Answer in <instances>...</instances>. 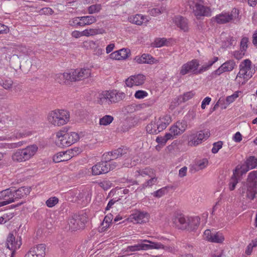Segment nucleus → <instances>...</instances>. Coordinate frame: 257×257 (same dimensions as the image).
<instances>
[{
	"mask_svg": "<svg viewBox=\"0 0 257 257\" xmlns=\"http://www.w3.org/2000/svg\"><path fill=\"white\" fill-rule=\"evenodd\" d=\"M171 121L172 118L169 115L155 117L147 125L146 131L150 134H157L165 130Z\"/></svg>",
	"mask_w": 257,
	"mask_h": 257,
	"instance_id": "obj_1",
	"label": "nucleus"
},
{
	"mask_svg": "<svg viewBox=\"0 0 257 257\" xmlns=\"http://www.w3.org/2000/svg\"><path fill=\"white\" fill-rule=\"evenodd\" d=\"M69 112L67 110L56 109L48 113L47 119L51 124L54 126H61L69 121Z\"/></svg>",
	"mask_w": 257,
	"mask_h": 257,
	"instance_id": "obj_2",
	"label": "nucleus"
},
{
	"mask_svg": "<svg viewBox=\"0 0 257 257\" xmlns=\"http://www.w3.org/2000/svg\"><path fill=\"white\" fill-rule=\"evenodd\" d=\"M188 5L196 17L211 15L210 9L204 6L203 0H188Z\"/></svg>",
	"mask_w": 257,
	"mask_h": 257,
	"instance_id": "obj_3",
	"label": "nucleus"
},
{
	"mask_svg": "<svg viewBox=\"0 0 257 257\" xmlns=\"http://www.w3.org/2000/svg\"><path fill=\"white\" fill-rule=\"evenodd\" d=\"M56 136L58 139L57 143L61 147L69 146L79 140V136L75 132H65L61 131L57 132Z\"/></svg>",
	"mask_w": 257,
	"mask_h": 257,
	"instance_id": "obj_4",
	"label": "nucleus"
},
{
	"mask_svg": "<svg viewBox=\"0 0 257 257\" xmlns=\"http://www.w3.org/2000/svg\"><path fill=\"white\" fill-rule=\"evenodd\" d=\"M246 197L253 200L257 194V171L250 172L246 181Z\"/></svg>",
	"mask_w": 257,
	"mask_h": 257,
	"instance_id": "obj_5",
	"label": "nucleus"
},
{
	"mask_svg": "<svg viewBox=\"0 0 257 257\" xmlns=\"http://www.w3.org/2000/svg\"><path fill=\"white\" fill-rule=\"evenodd\" d=\"M236 66L235 62L232 60H229L223 63L217 69L213 71L208 77L211 80L226 72L231 71Z\"/></svg>",
	"mask_w": 257,
	"mask_h": 257,
	"instance_id": "obj_6",
	"label": "nucleus"
},
{
	"mask_svg": "<svg viewBox=\"0 0 257 257\" xmlns=\"http://www.w3.org/2000/svg\"><path fill=\"white\" fill-rule=\"evenodd\" d=\"M86 222L87 218L85 215L75 214L69 219L68 224L72 230H76L83 228Z\"/></svg>",
	"mask_w": 257,
	"mask_h": 257,
	"instance_id": "obj_7",
	"label": "nucleus"
},
{
	"mask_svg": "<svg viewBox=\"0 0 257 257\" xmlns=\"http://www.w3.org/2000/svg\"><path fill=\"white\" fill-rule=\"evenodd\" d=\"M239 14V11L236 8H233L230 12H222L216 15L214 19L217 23L223 24L230 22L235 19Z\"/></svg>",
	"mask_w": 257,
	"mask_h": 257,
	"instance_id": "obj_8",
	"label": "nucleus"
},
{
	"mask_svg": "<svg viewBox=\"0 0 257 257\" xmlns=\"http://www.w3.org/2000/svg\"><path fill=\"white\" fill-rule=\"evenodd\" d=\"M210 134L208 132H197L192 133L189 137V144L191 146H196L201 144L203 141L207 140L209 137Z\"/></svg>",
	"mask_w": 257,
	"mask_h": 257,
	"instance_id": "obj_9",
	"label": "nucleus"
},
{
	"mask_svg": "<svg viewBox=\"0 0 257 257\" xmlns=\"http://www.w3.org/2000/svg\"><path fill=\"white\" fill-rule=\"evenodd\" d=\"M199 66V61L197 59H193L184 64L180 69V74L185 75L189 73L198 74L197 69Z\"/></svg>",
	"mask_w": 257,
	"mask_h": 257,
	"instance_id": "obj_10",
	"label": "nucleus"
},
{
	"mask_svg": "<svg viewBox=\"0 0 257 257\" xmlns=\"http://www.w3.org/2000/svg\"><path fill=\"white\" fill-rule=\"evenodd\" d=\"M15 189L9 188L0 192V199L4 200L0 202V207L11 203L15 202Z\"/></svg>",
	"mask_w": 257,
	"mask_h": 257,
	"instance_id": "obj_11",
	"label": "nucleus"
},
{
	"mask_svg": "<svg viewBox=\"0 0 257 257\" xmlns=\"http://www.w3.org/2000/svg\"><path fill=\"white\" fill-rule=\"evenodd\" d=\"M149 219V214L146 212L139 210L135 211L130 215L128 219L134 223H144L148 222Z\"/></svg>",
	"mask_w": 257,
	"mask_h": 257,
	"instance_id": "obj_12",
	"label": "nucleus"
},
{
	"mask_svg": "<svg viewBox=\"0 0 257 257\" xmlns=\"http://www.w3.org/2000/svg\"><path fill=\"white\" fill-rule=\"evenodd\" d=\"M72 81L75 82L88 78L90 76L91 70L88 68L76 69L71 71Z\"/></svg>",
	"mask_w": 257,
	"mask_h": 257,
	"instance_id": "obj_13",
	"label": "nucleus"
},
{
	"mask_svg": "<svg viewBox=\"0 0 257 257\" xmlns=\"http://www.w3.org/2000/svg\"><path fill=\"white\" fill-rule=\"evenodd\" d=\"M45 245L40 244L31 247L24 257H44L45 255Z\"/></svg>",
	"mask_w": 257,
	"mask_h": 257,
	"instance_id": "obj_14",
	"label": "nucleus"
},
{
	"mask_svg": "<svg viewBox=\"0 0 257 257\" xmlns=\"http://www.w3.org/2000/svg\"><path fill=\"white\" fill-rule=\"evenodd\" d=\"M145 76L142 74L133 75L126 79L125 84L128 87H132L134 85L139 86L144 83Z\"/></svg>",
	"mask_w": 257,
	"mask_h": 257,
	"instance_id": "obj_15",
	"label": "nucleus"
},
{
	"mask_svg": "<svg viewBox=\"0 0 257 257\" xmlns=\"http://www.w3.org/2000/svg\"><path fill=\"white\" fill-rule=\"evenodd\" d=\"M187 126V123L185 120H179L171 127L170 132L173 133L174 136H178L184 133Z\"/></svg>",
	"mask_w": 257,
	"mask_h": 257,
	"instance_id": "obj_16",
	"label": "nucleus"
},
{
	"mask_svg": "<svg viewBox=\"0 0 257 257\" xmlns=\"http://www.w3.org/2000/svg\"><path fill=\"white\" fill-rule=\"evenodd\" d=\"M108 165L107 161L97 163L92 167V175H99L108 172L109 169L108 168Z\"/></svg>",
	"mask_w": 257,
	"mask_h": 257,
	"instance_id": "obj_17",
	"label": "nucleus"
},
{
	"mask_svg": "<svg viewBox=\"0 0 257 257\" xmlns=\"http://www.w3.org/2000/svg\"><path fill=\"white\" fill-rule=\"evenodd\" d=\"M22 244L20 239H16L15 237L12 233H9L7 239V247L13 252L20 248Z\"/></svg>",
	"mask_w": 257,
	"mask_h": 257,
	"instance_id": "obj_18",
	"label": "nucleus"
},
{
	"mask_svg": "<svg viewBox=\"0 0 257 257\" xmlns=\"http://www.w3.org/2000/svg\"><path fill=\"white\" fill-rule=\"evenodd\" d=\"M129 54H130V50L123 48L111 53L109 57L111 59L120 60L126 59Z\"/></svg>",
	"mask_w": 257,
	"mask_h": 257,
	"instance_id": "obj_19",
	"label": "nucleus"
},
{
	"mask_svg": "<svg viewBox=\"0 0 257 257\" xmlns=\"http://www.w3.org/2000/svg\"><path fill=\"white\" fill-rule=\"evenodd\" d=\"M55 80L60 84L70 85L73 82L71 72L59 73L55 76Z\"/></svg>",
	"mask_w": 257,
	"mask_h": 257,
	"instance_id": "obj_20",
	"label": "nucleus"
},
{
	"mask_svg": "<svg viewBox=\"0 0 257 257\" xmlns=\"http://www.w3.org/2000/svg\"><path fill=\"white\" fill-rule=\"evenodd\" d=\"M155 102L156 100L155 99H151L143 103L138 104H132L127 106V108L131 111L139 110L142 109L152 106L155 103Z\"/></svg>",
	"mask_w": 257,
	"mask_h": 257,
	"instance_id": "obj_21",
	"label": "nucleus"
},
{
	"mask_svg": "<svg viewBox=\"0 0 257 257\" xmlns=\"http://www.w3.org/2000/svg\"><path fill=\"white\" fill-rule=\"evenodd\" d=\"M128 21L133 24L141 26L146 24L149 21V20L147 16L141 14H136L130 16L128 18Z\"/></svg>",
	"mask_w": 257,
	"mask_h": 257,
	"instance_id": "obj_22",
	"label": "nucleus"
},
{
	"mask_svg": "<svg viewBox=\"0 0 257 257\" xmlns=\"http://www.w3.org/2000/svg\"><path fill=\"white\" fill-rule=\"evenodd\" d=\"M188 216L185 217L184 215H179L173 218L172 221L176 225L179 226L178 223H179L180 228L182 229H187L188 228V224L187 223Z\"/></svg>",
	"mask_w": 257,
	"mask_h": 257,
	"instance_id": "obj_23",
	"label": "nucleus"
},
{
	"mask_svg": "<svg viewBox=\"0 0 257 257\" xmlns=\"http://www.w3.org/2000/svg\"><path fill=\"white\" fill-rule=\"evenodd\" d=\"M109 100L111 103H116L123 100L125 94L122 92L117 91L116 90L109 91Z\"/></svg>",
	"mask_w": 257,
	"mask_h": 257,
	"instance_id": "obj_24",
	"label": "nucleus"
},
{
	"mask_svg": "<svg viewBox=\"0 0 257 257\" xmlns=\"http://www.w3.org/2000/svg\"><path fill=\"white\" fill-rule=\"evenodd\" d=\"M175 23L181 30L186 32L188 30V20L182 16H177L174 20Z\"/></svg>",
	"mask_w": 257,
	"mask_h": 257,
	"instance_id": "obj_25",
	"label": "nucleus"
},
{
	"mask_svg": "<svg viewBox=\"0 0 257 257\" xmlns=\"http://www.w3.org/2000/svg\"><path fill=\"white\" fill-rule=\"evenodd\" d=\"M30 188L22 187L17 190H15V199L16 201L26 197L30 193Z\"/></svg>",
	"mask_w": 257,
	"mask_h": 257,
	"instance_id": "obj_26",
	"label": "nucleus"
},
{
	"mask_svg": "<svg viewBox=\"0 0 257 257\" xmlns=\"http://www.w3.org/2000/svg\"><path fill=\"white\" fill-rule=\"evenodd\" d=\"M12 159L14 161L17 162H22L28 160L24 149L17 150L13 154Z\"/></svg>",
	"mask_w": 257,
	"mask_h": 257,
	"instance_id": "obj_27",
	"label": "nucleus"
},
{
	"mask_svg": "<svg viewBox=\"0 0 257 257\" xmlns=\"http://www.w3.org/2000/svg\"><path fill=\"white\" fill-rule=\"evenodd\" d=\"M200 220L198 216L188 217V228H187V229L191 231L196 229L200 224Z\"/></svg>",
	"mask_w": 257,
	"mask_h": 257,
	"instance_id": "obj_28",
	"label": "nucleus"
},
{
	"mask_svg": "<svg viewBox=\"0 0 257 257\" xmlns=\"http://www.w3.org/2000/svg\"><path fill=\"white\" fill-rule=\"evenodd\" d=\"M71 158L70 154L67 153V150L65 152H60L56 154L53 157V161L55 163L66 161Z\"/></svg>",
	"mask_w": 257,
	"mask_h": 257,
	"instance_id": "obj_29",
	"label": "nucleus"
},
{
	"mask_svg": "<svg viewBox=\"0 0 257 257\" xmlns=\"http://www.w3.org/2000/svg\"><path fill=\"white\" fill-rule=\"evenodd\" d=\"M154 172V171L150 168L140 169L135 172V176L136 178H139L141 176L143 177H149L150 176H153V174Z\"/></svg>",
	"mask_w": 257,
	"mask_h": 257,
	"instance_id": "obj_30",
	"label": "nucleus"
},
{
	"mask_svg": "<svg viewBox=\"0 0 257 257\" xmlns=\"http://www.w3.org/2000/svg\"><path fill=\"white\" fill-rule=\"evenodd\" d=\"M84 36L90 37L98 34H103L105 33V30L102 28H91L85 29L84 31Z\"/></svg>",
	"mask_w": 257,
	"mask_h": 257,
	"instance_id": "obj_31",
	"label": "nucleus"
},
{
	"mask_svg": "<svg viewBox=\"0 0 257 257\" xmlns=\"http://www.w3.org/2000/svg\"><path fill=\"white\" fill-rule=\"evenodd\" d=\"M38 149V148L36 145H30L24 149L26 153V155H27L28 160H29L35 155V154L37 152Z\"/></svg>",
	"mask_w": 257,
	"mask_h": 257,
	"instance_id": "obj_32",
	"label": "nucleus"
},
{
	"mask_svg": "<svg viewBox=\"0 0 257 257\" xmlns=\"http://www.w3.org/2000/svg\"><path fill=\"white\" fill-rule=\"evenodd\" d=\"M142 242H148L150 244H145L147 246L146 248V250H148L150 249H161L164 248V246L163 244L160 242H153L152 241L147 240V239H143L141 240Z\"/></svg>",
	"mask_w": 257,
	"mask_h": 257,
	"instance_id": "obj_33",
	"label": "nucleus"
},
{
	"mask_svg": "<svg viewBox=\"0 0 257 257\" xmlns=\"http://www.w3.org/2000/svg\"><path fill=\"white\" fill-rule=\"evenodd\" d=\"M236 171H233V175L231 177L228 182L229 189L233 191L235 189L237 184L238 183L240 178L235 175Z\"/></svg>",
	"mask_w": 257,
	"mask_h": 257,
	"instance_id": "obj_34",
	"label": "nucleus"
},
{
	"mask_svg": "<svg viewBox=\"0 0 257 257\" xmlns=\"http://www.w3.org/2000/svg\"><path fill=\"white\" fill-rule=\"evenodd\" d=\"M80 20L82 23V26L90 25L97 21L96 18L93 16H87L80 17Z\"/></svg>",
	"mask_w": 257,
	"mask_h": 257,
	"instance_id": "obj_35",
	"label": "nucleus"
},
{
	"mask_svg": "<svg viewBox=\"0 0 257 257\" xmlns=\"http://www.w3.org/2000/svg\"><path fill=\"white\" fill-rule=\"evenodd\" d=\"M128 152V149L126 148H118L111 152H110V156H111L114 159H116L119 157H121L125 154H126Z\"/></svg>",
	"mask_w": 257,
	"mask_h": 257,
	"instance_id": "obj_36",
	"label": "nucleus"
},
{
	"mask_svg": "<svg viewBox=\"0 0 257 257\" xmlns=\"http://www.w3.org/2000/svg\"><path fill=\"white\" fill-rule=\"evenodd\" d=\"M252 72L247 71L243 68H240L239 71L237 75V78L239 79L241 77L244 78L246 80H248L252 77Z\"/></svg>",
	"mask_w": 257,
	"mask_h": 257,
	"instance_id": "obj_37",
	"label": "nucleus"
},
{
	"mask_svg": "<svg viewBox=\"0 0 257 257\" xmlns=\"http://www.w3.org/2000/svg\"><path fill=\"white\" fill-rule=\"evenodd\" d=\"M247 168L253 169L257 166V159L254 156H249L245 161Z\"/></svg>",
	"mask_w": 257,
	"mask_h": 257,
	"instance_id": "obj_38",
	"label": "nucleus"
},
{
	"mask_svg": "<svg viewBox=\"0 0 257 257\" xmlns=\"http://www.w3.org/2000/svg\"><path fill=\"white\" fill-rule=\"evenodd\" d=\"M149 178L150 179H148L142 185V189L147 187H152L157 183V178L156 177L155 172L153 174V176H150Z\"/></svg>",
	"mask_w": 257,
	"mask_h": 257,
	"instance_id": "obj_39",
	"label": "nucleus"
},
{
	"mask_svg": "<svg viewBox=\"0 0 257 257\" xmlns=\"http://www.w3.org/2000/svg\"><path fill=\"white\" fill-rule=\"evenodd\" d=\"M147 247L145 245V243H138L134 245H130L127 247V250L130 251H136L146 250V248Z\"/></svg>",
	"mask_w": 257,
	"mask_h": 257,
	"instance_id": "obj_40",
	"label": "nucleus"
},
{
	"mask_svg": "<svg viewBox=\"0 0 257 257\" xmlns=\"http://www.w3.org/2000/svg\"><path fill=\"white\" fill-rule=\"evenodd\" d=\"M224 240V237L222 234L219 232L213 233L212 238L210 242L221 243Z\"/></svg>",
	"mask_w": 257,
	"mask_h": 257,
	"instance_id": "obj_41",
	"label": "nucleus"
},
{
	"mask_svg": "<svg viewBox=\"0 0 257 257\" xmlns=\"http://www.w3.org/2000/svg\"><path fill=\"white\" fill-rule=\"evenodd\" d=\"M113 120V116L106 115L99 119V124L101 125H107L112 122Z\"/></svg>",
	"mask_w": 257,
	"mask_h": 257,
	"instance_id": "obj_42",
	"label": "nucleus"
},
{
	"mask_svg": "<svg viewBox=\"0 0 257 257\" xmlns=\"http://www.w3.org/2000/svg\"><path fill=\"white\" fill-rule=\"evenodd\" d=\"M166 11V8L164 7H161L159 8H153L149 10V14L152 16L155 17L163 13Z\"/></svg>",
	"mask_w": 257,
	"mask_h": 257,
	"instance_id": "obj_43",
	"label": "nucleus"
},
{
	"mask_svg": "<svg viewBox=\"0 0 257 257\" xmlns=\"http://www.w3.org/2000/svg\"><path fill=\"white\" fill-rule=\"evenodd\" d=\"M194 95V93L192 91L187 92L183 95H180L178 97V100L180 103L185 102L192 98Z\"/></svg>",
	"mask_w": 257,
	"mask_h": 257,
	"instance_id": "obj_44",
	"label": "nucleus"
},
{
	"mask_svg": "<svg viewBox=\"0 0 257 257\" xmlns=\"http://www.w3.org/2000/svg\"><path fill=\"white\" fill-rule=\"evenodd\" d=\"M250 169L247 168L246 166L244 168L241 166L238 165L233 171H236L235 175L240 179V177L245 174Z\"/></svg>",
	"mask_w": 257,
	"mask_h": 257,
	"instance_id": "obj_45",
	"label": "nucleus"
},
{
	"mask_svg": "<svg viewBox=\"0 0 257 257\" xmlns=\"http://www.w3.org/2000/svg\"><path fill=\"white\" fill-rule=\"evenodd\" d=\"M69 25L74 27H83L82 23L80 20V17H77L70 19L69 21Z\"/></svg>",
	"mask_w": 257,
	"mask_h": 257,
	"instance_id": "obj_46",
	"label": "nucleus"
},
{
	"mask_svg": "<svg viewBox=\"0 0 257 257\" xmlns=\"http://www.w3.org/2000/svg\"><path fill=\"white\" fill-rule=\"evenodd\" d=\"M169 43L166 38H157L154 42V45L156 47H161L163 46H168Z\"/></svg>",
	"mask_w": 257,
	"mask_h": 257,
	"instance_id": "obj_47",
	"label": "nucleus"
},
{
	"mask_svg": "<svg viewBox=\"0 0 257 257\" xmlns=\"http://www.w3.org/2000/svg\"><path fill=\"white\" fill-rule=\"evenodd\" d=\"M109 91H103L101 93L99 94L98 102L99 103H103L104 101L109 100Z\"/></svg>",
	"mask_w": 257,
	"mask_h": 257,
	"instance_id": "obj_48",
	"label": "nucleus"
},
{
	"mask_svg": "<svg viewBox=\"0 0 257 257\" xmlns=\"http://www.w3.org/2000/svg\"><path fill=\"white\" fill-rule=\"evenodd\" d=\"M251 62L249 59H245L243 60L240 64L239 68H243L246 71L252 72L251 70Z\"/></svg>",
	"mask_w": 257,
	"mask_h": 257,
	"instance_id": "obj_49",
	"label": "nucleus"
},
{
	"mask_svg": "<svg viewBox=\"0 0 257 257\" xmlns=\"http://www.w3.org/2000/svg\"><path fill=\"white\" fill-rule=\"evenodd\" d=\"M13 84V81L9 79L5 80H2L0 82V85L3 87L5 89H9L12 88Z\"/></svg>",
	"mask_w": 257,
	"mask_h": 257,
	"instance_id": "obj_50",
	"label": "nucleus"
},
{
	"mask_svg": "<svg viewBox=\"0 0 257 257\" xmlns=\"http://www.w3.org/2000/svg\"><path fill=\"white\" fill-rule=\"evenodd\" d=\"M148 95V93L143 90H139L136 91L134 96L136 98L141 99L146 97Z\"/></svg>",
	"mask_w": 257,
	"mask_h": 257,
	"instance_id": "obj_51",
	"label": "nucleus"
},
{
	"mask_svg": "<svg viewBox=\"0 0 257 257\" xmlns=\"http://www.w3.org/2000/svg\"><path fill=\"white\" fill-rule=\"evenodd\" d=\"M101 9V6L99 4L93 5L90 6L88 8V13L92 14L95 13H98Z\"/></svg>",
	"mask_w": 257,
	"mask_h": 257,
	"instance_id": "obj_52",
	"label": "nucleus"
},
{
	"mask_svg": "<svg viewBox=\"0 0 257 257\" xmlns=\"http://www.w3.org/2000/svg\"><path fill=\"white\" fill-rule=\"evenodd\" d=\"M58 202V199L56 197H51L48 199L46 204L49 207H52L54 206Z\"/></svg>",
	"mask_w": 257,
	"mask_h": 257,
	"instance_id": "obj_53",
	"label": "nucleus"
},
{
	"mask_svg": "<svg viewBox=\"0 0 257 257\" xmlns=\"http://www.w3.org/2000/svg\"><path fill=\"white\" fill-rule=\"evenodd\" d=\"M222 142L218 141L214 143L213 144V148L212 149V153L213 154H216L218 151L222 147Z\"/></svg>",
	"mask_w": 257,
	"mask_h": 257,
	"instance_id": "obj_54",
	"label": "nucleus"
},
{
	"mask_svg": "<svg viewBox=\"0 0 257 257\" xmlns=\"http://www.w3.org/2000/svg\"><path fill=\"white\" fill-rule=\"evenodd\" d=\"M212 65L209 62V61L205 64H204L199 69H197L198 74H201L204 72H205L208 70Z\"/></svg>",
	"mask_w": 257,
	"mask_h": 257,
	"instance_id": "obj_55",
	"label": "nucleus"
},
{
	"mask_svg": "<svg viewBox=\"0 0 257 257\" xmlns=\"http://www.w3.org/2000/svg\"><path fill=\"white\" fill-rule=\"evenodd\" d=\"M248 42V39L247 37H243L240 41V49L242 52H245L247 48V43Z\"/></svg>",
	"mask_w": 257,
	"mask_h": 257,
	"instance_id": "obj_56",
	"label": "nucleus"
},
{
	"mask_svg": "<svg viewBox=\"0 0 257 257\" xmlns=\"http://www.w3.org/2000/svg\"><path fill=\"white\" fill-rule=\"evenodd\" d=\"M142 56L144 57V63L152 64L154 63L155 59L150 55L144 54Z\"/></svg>",
	"mask_w": 257,
	"mask_h": 257,
	"instance_id": "obj_57",
	"label": "nucleus"
},
{
	"mask_svg": "<svg viewBox=\"0 0 257 257\" xmlns=\"http://www.w3.org/2000/svg\"><path fill=\"white\" fill-rule=\"evenodd\" d=\"M81 152V150L78 148H74L73 149H69L67 150V153L70 154L71 158L78 155Z\"/></svg>",
	"mask_w": 257,
	"mask_h": 257,
	"instance_id": "obj_58",
	"label": "nucleus"
},
{
	"mask_svg": "<svg viewBox=\"0 0 257 257\" xmlns=\"http://www.w3.org/2000/svg\"><path fill=\"white\" fill-rule=\"evenodd\" d=\"M166 192V188H162L160 189H159L158 190L155 191L153 195L154 197L160 198L162 196H163Z\"/></svg>",
	"mask_w": 257,
	"mask_h": 257,
	"instance_id": "obj_59",
	"label": "nucleus"
},
{
	"mask_svg": "<svg viewBox=\"0 0 257 257\" xmlns=\"http://www.w3.org/2000/svg\"><path fill=\"white\" fill-rule=\"evenodd\" d=\"M208 161L207 159H203L197 162V166L200 169L205 168L208 165Z\"/></svg>",
	"mask_w": 257,
	"mask_h": 257,
	"instance_id": "obj_60",
	"label": "nucleus"
},
{
	"mask_svg": "<svg viewBox=\"0 0 257 257\" xmlns=\"http://www.w3.org/2000/svg\"><path fill=\"white\" fill-rule=\"evenodd\" d=\"M99 184L104 190H107L111 187V183L108 181H103L100 182Z\"/></svg>",
	"mask_w": 257,
	"mask_h": 257,
	"instance_id": "obj_61",
	"label": "nucleus"
},
{
	"mask_svg": "<svg viewBox=\"0 0 257 257\" xmlns=\"http://www.w3.org/2000/svg\"><path fill=\"white\" fill-rule=\"evenodd\" d=\"M213 234V233H212L209 229H206L204 232V238L210 241L212 238Z\"/></svg>",
	"mask_w": 257,
	"mask_h": 257,
	"instance_id": "obj_62",
	"label": "nucleus"
},
{
	"mask_svg": "<svg viewBox=\"0 0 257 257\" xmlns=\"http://www.w3.org/2000/svg\"><path fill=\"white\" fill-rule=\"evenodd\" d=\"M71 36L74 38H79L81 36H84V31H74L72 32Z\"/></svg>",
	"mask_w": 257,
	"mask_h": 257,
	"instance_id": "obj_63",
	"label": "nucleus"
},
{
	"mask_svg": "<svg viewBox=\"0 0 257 257\" xmlns=\"http://www.w3.org/2000/svg\"><path fill=\"white\" fill-rule=\"evenodd\" d=\"M40 13L44 15H51L53 13V11L50 8H44L40 10Z\"/></svg>",
	"mask_w": 257,
	"mask_h": 257,
	"instance_id": "obj_64",
	"label": "nucleus"
}]
</instances>
